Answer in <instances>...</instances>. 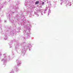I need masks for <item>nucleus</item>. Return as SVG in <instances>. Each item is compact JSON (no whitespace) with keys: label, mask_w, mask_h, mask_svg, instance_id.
<instances>
[{"label":"nucleus","mask_w":73,"mask_h":73,"mask_svg":"<svg viewBox=\"0 0 73 73\" xmlns=\"http://www.w3.org/2000/svg\"><path fill=\"white\" fill-rule=\"evenodd\" d=\"M44 4V2L42 3V4Z\"/></svg>","instance_id":"2"},{"label":"nucleus","mask_w":73,"mask_h":73,"mask_svg":"<svg viewBox=\"0 0 73 73\" xmlns=\"http://www.w3.org/2000/svg\"><path fill=\"white\" fill-rule=\"evenodd\" d=\"M38 3H39V1H36L35 2V4L36 5L38 4Z\"/></svg>","instance_id":"1"}]
</instances>
